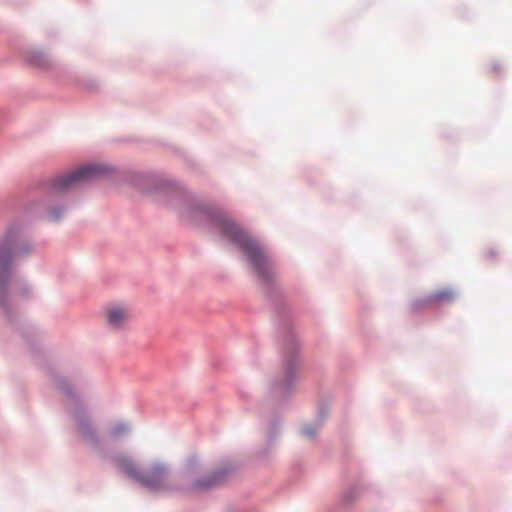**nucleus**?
I'll list each match as a JSON object with an SVG mask.
<instances>
[{
    "label": "nucleus",
    "mask_w": 512,
    "mask_h": 512,
    "mask_svg": "<svg viewBox=\"0 0 512 512\" xmlns=\"http://www.w3.org/2000/svg\"><path fill=\"white\" fill-rule=\"evenodd\" d=\"M212 222L224 237L243 251L260 279L268 280L272 276V262L256 240L225 215L213 216Z\"/></svg>",
    "instance_id": "f257e3e1"
},
{
    "label": "nucleus",
    "mask_w": 512,
    "mask_h": 512,
    "mask_svg": "<svg viewBox=\"0 0 512 512\" xmlns=\"http://www.w3.org/2000/svg\"><path fill=\"white\" fill-rule=\"evenodd\" d=\"M21 254V249L16 248V235L14 233L5 235L0 242V305L2 307L6 306L12 258Z\"/></svg>",
    "instance_id": "f03ea898"
},
{
    "label": "nucleus",
    "mask_w": 512,
    "mask_h": 512,
    "mask_svg": "<svg viewBox=\"0 0 512 512\" xmlns=\"http://www.w3.org/2000/svg\"><path fill=\"white\" fill-rule=\"evenodd\" d=\"M107 172V168L99 164H88L77 170L57 177L53 182V191L56 193L74 188L82 183L99 178Z\"/></svg>",
    "instance_id": "7ed1b4c3"
},
{
    "label": "nucleus",
    "mask_w": 512,
    "mask_h": 512,
    "mask_svg": "<svg viewBox=\"0 0 512 512\" xmlns=\"http://www.w3.org/2000/svg\"><path fill=\"white\" fill-rule=\"evenodd\" d=\"M118 467L128 476L136 479L143 486L151 490H159L163 487L166 480V471L163 466L156 465L146 475H141L134 463L127 457H121L117 460Z\"/></svg>",
    "instance_id": "20e7f679"
},
{
    "label": "nucleus",
    "mask_w": 512,
    "mask_h": 512,
    "mask_svg": "<svg viewBox=\"0 0 512 512\" xmlns=\"http://www.w3.org/2000/svg\"><path fill=\"white\" fill-rule=\"evenodd\" d=\"M106 322L112 329H121L129 321L130 314L126 306L122 304H111L105 311Z\"/></svg>",
    "instance_id": "39448f33"
},
{
    "label": "nucleus",
    "mask_w": 512,
    "mask_h": 512,
    "mask_svg": "<svg viewBox=\"0 0 512 512\" xmlns=\"http://www.w3.org/2000/svg\"><path fill=\"white\" fill-rule=\"evenodd\" d=\"M455 298H456V292L452 288L444 287V288H440V289L436 290L435 292H433L432 294H430L429 296H427L424 299L415 301L413 303L412 307L414 310H416L418 308L431 306L436 303H442V302L450 303V302L454 301Z\"/></svg>",
    "instance_id": "423d86ee"
},
{
    "label": "nucleus",
    "mask_w": 512,
    "mask_h": 512,
    "mask_svg": "<svg viewBox=\"0 0 512 512\" xmlns=\"http://www.w3.org/2000/svg\"><path fill=\"white\" fill-rule=\"evenodd\" d=\"M125 431H126L125 426H124V425H120V426L115 427V428L113 429L112 433H113L114 435H118V434L123 433V432H125Z\"/></svg>",
    "instance_id": "0eeeda50"
},
{
    "label": "nucleus",
    "mask_w": 512,
    "mask_h": 512,
    "mask_svg": "<svg viewBox=\"0 0 512 512\" xmlns=\"http://www.w3.org/2000/svg\"><path fill=\"white\" fill-rule=\"evenodd\" d=\"M314 432H315V430H312V429H311V428H309V427H307V428H305V429L303 430V433H304L305 435H307V436H311V435H313V434H314Z\"/></svg>",
    "instance_id": "6e6552de"
},
{
    "label": "nucleus",
    "mask_w": 512,
    "mask_h": 512,
    "mask_svg": "<svg viewBox=\"0 0 512 512\" xmlns=\"http://www.w3.org/2000/svg\"><path fill=\"white\" fill-rule=\"evenodd\" d=\"M211 485H212V483L209 481L208 483L201 484L200 486H201V487H209V486H211Z\"/></svg>",
    "instance_id": "1a4fd4ad"
}]
</instances>
